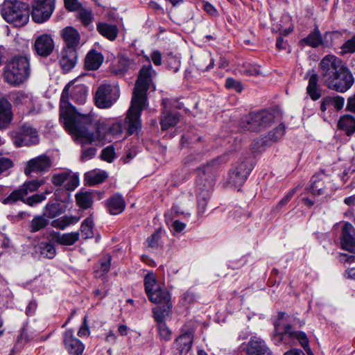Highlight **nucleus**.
<instances>
[{"mask_svg":"<svg viewBox=\"0 0 355 355\" xmlns=\"http://www.w3.org/2000/svg\"><path fill=\"white\" fill-rule=\"evenodd\" d=\"M68 83L62 90L60 109V118L63 120L65 128L73 136L74 139L83 146L98 141L102 145L112 141L108 134L107 125L97 121L92 113L81 114L78 113L69 102V88Z\"/></svg>","mask_w":355,"mask_h":355,"instance_id":"f257e3e1","label":"nucleus"},{"mask_svg":"<svg viewBox=\"0 0 355 355\" xmlns=\"http://www.w3.org/2000/svg\"><path fill=\"white\" fill-rule=\"evenodd\" d=\"M318 69L323 85L331 90L344 93L354 83L350 70L340 58L334 55L329 54L323 57Z\"/></svg>","mask_w":355,"mask_h":355,"instance_id":"f03ea898","label":"nucleus"},{"mask_svg":"<svg viewBox=\"0 0 355 355\" xmlns=\"http://www.w3.org/2000/svg\"><path fill=\"white\" fill-rule=\"evenodd\" d=\"M151 65L143 67L136 81L131 104L125 119L129 135H132L141 128V114L147 102V91L152 82Z\"/></svg>","mask_w":355,"mask_h":355,"instance_id":"7ed1b4c3","label":"nucleus"},{"mask_svg":"<svg viewBox=\"0 0 355 355\" xmlns=\"http://www.w3.org/2000/svg\"><path fill=\"white\" fill-rule=\"evenodd\" d=\"M218 167L217 159H213L205 165L197 168L198 209L199 214L205 212L207 202L215 184V176Z\"/></svg>","mask_w":355,"mask_h":355,"instance_id":"20e7f679","label":"nucleus"},{"mask_svg":"<svg viewBox=\"0 0 355 355\" xmlns=\"http://www.w3.org/2000/svg\"><path fill=\"white\" fill-rule=\"evenodd\" d=\"M31 75L30 61L24 55L12 57L6 64L3 77L8 84L17 87L28 80Z\"/></svg>","mask_w":355,"mask_h":355,"instance_id":"39448f33","label":"nucleus"},{"mask_svg":"<svg viewBox=\"0 0 355 355\" xmlns=\"http://www.w3.org/2000/svg\"><path fill=\"white\" fill-rule=\"evenodd\" d=\"M1 14L7 22L21 27L28 23L30 12L28 5L26 3L18 0H5Z\"/></svg>","mask_w":355,"mask_h":355,"instance_id":"423d86ee","label":"nucleus"},{"mask_svg":"<svg viewBox=\"0 0 355 355\" xmlns=\"http://www.w3.org/2000/svg\"><path fill=\"white\" fill-rule=\"evenodd\" d=\"M284 316L285 313L279 312L278 319L275 322L276 334L274 336L273 340L275 343H279L284 336H288L292 339H297L309 355H313L309 347V340L306 334L302 331H294L290 324H284L283 322Z\"/></svg>","mask_w":355,"mask_h":355,"instance_id":"0eeeda50","label":"nucleus"},{"mask_svg":"<svg viewBox=\"0 0 355 355\" xmlns=\"http://www.w3.org/2000/svg\"><path fill=\"white\" fill-rule=\"evenodd\" d=\"M274 119V115L266 110L250 113L242 119L240 123V128L243 131L259 132L271 125Z\"/></svg>","mask_w":355,"mask_h":355,"instance_id":"6e6552de","label":"nucleus"},{"mask_svg":"<svg viewBox=\"0 0 355 355\" xmlns=\"http://www.w3.org/2000/svg\"><path fill=\"white\" fill-rule=\"evenodd\" d=\"M42 184V181L33 180L25 182L18 189L13 190L8 196L5 193L6 187L0 185V202L3 205H12L19 200H24L28 193L35 191Z\"/></svg>","mask_w":355,"mask_h":355,"instance_id":"1a4fd4ad","label":"nucleus"},{"mask_svg":"<svg viewBox=\"0 0 355 355\" xmlns=\"http://www.w3.org/2000/svg\"><path fill=\"white\" fill-rule=\"evenodd\" d=\"M11 137L14 145L17 148L35 145L40 141L37 130L28 123L23 124L17 130L12 131Z\"/></svg>","mask_w":355,"mask_h":355,"instance_id":"9d476101","label":"nucleus"},{"mask_svg":"<svg viewBox=\"0 0 355 355\" xmlns=\"http://www.w3.org/2000/svg\"><path fill=\"white\" fill-rule=\"evenodd\" d=\"M119 97V88L115 85H101L95 94V103L101 109L110 107Z\"/></svg>","mask_w":355,"mask_h":355,"instance_id":"9b49d317","label":"nucleus"},{"mask_svg":"<svg viewBox=\"0 0 355 355\" xmlns=\"http://www.w3.org/2000/svg\"><path fill=\"white\" fill-rule=\"evenodd\" d=\"M253 168L252 162L249 159L239 162L230 170L227 182L235 187H241L247 180Z\"/></svg>","mask_w":355,"mask_h":355,"instance_id":"f8f14e48","label":"nucleus"},{"mask_svg":"<svg viewBox=\"0 0 355 355\" xmlns=\"http://www.w3.org/2000/svg\"><path fill=\"white\" fill-rule=\"evenodd\" d=\"M55 0H34L32 6V18L36 23L47 21L55 10Z\"/></svg>","mask_w":355,"mask_h":355,"instance_id":"ddd939ff","label":"nucleus"},{"mask_svg":"<svg viewBox=\"0 0 355 355\" xmlns=\"http://www.w3.org/2000/svg\"><path fill=\"white\" fill-rule=\"evenodd\" d=\"M148 298L153 303L157 306L153 309V314L156 311H159L163 314H168L172 308L171 295L165 288H155L154 293L149 294Z\"/></svg>","mask_w":355,"mask_h":355,"instance_id":"4468645a","label":"nucleus"},{"mask_svg":"<svg viewBox=\"0 0 355 355\" xmlns=\"http://www.w3.org/2000/svg\"><path fill=\"white\" fill-rule=\"evenodd\" d=\"M51 166L52 161L51 158L46 155H41L27 162L24 173L27 175H30L32 173H45L50 170Z\"/></svg>","mask_w":355,"mask_h":355,"instance_id":"2eb2a0df","label":"nucleus"},{"mask_svg":"<svg viewBox=\"0 0 355 355\" xmlns=\"http://www.w3.org/2000/svg\"><path fill=\"white\" fill-rule=\"evenodd\" d=\"M54 48V41L50 34L40 35L35 40L34 51L40 57L47 58L53 53Z\"/></svg>","mask_w":355,"mask_h":355,"instance_id":"dca6fc26","label":"nucleus"},{"mask_svg":"<svg viewBox=\"0 0 355 355\" xmlns=\"http://www.w3.org/2000/svg\"><path fill=\"white\" fill-rule=\"evenodd\" d=\"M51 182L57 187L64 184L67 191H73L79 184L78 175L70 171L53 174Z\"/></svg>","mask_w":355,"mask_h":355,"instance_id":"f3484780","label":"nucleus"},{"mask_svg":"<svg viewBox=\"0 0 355 355\" xmlns=\"http://www.w3.org/2000/svg\"><path fill=\"white\" fill-rule=\"evenodd\" d=\"M340 244L343 249L355 252V228L348 222H345L342 227Z\"/></svg>","mask_w":355,"mask_h":355,"instance_id":"a211bd4d","label":"nucleus"},{"mask_svg":"<svg viewBox=\"0 0 355 355\" xmlns=\"http://www.w3.org/2000/svg\"><path fill=\"white\" fill-rule=\"evenodd\" d=\"M63 342L69 355H83L85 345L73 336L72 331L67 330L64 332Z\"/></svg>","mask_w":355,"mask_h":355,"instance_id":"6ab92c4d","label":"nucleus"},{"mask_svg":"<svg viewBox=\"0 0 355 355\" xmlns=\"http://www.w3.org/2000/svg\"><path fill=\"white\" fill-rule=\"evenodd\" d=\"M77 62V51L73 49L63 48L60 52L59 62L64 72L71 71Z\"/></svg>","mask_w":355,"mask_h":355,"instance_id":"aec40b11","label":"nucleus"},{"mask_svg":"<svg viewBox=\"0 0 355 355\" xmlns=\"http://www.w3.org/2000/svg\"><path fill=\"white\" fill-rule=\"evenodd\" d=\"M61 36L65 44L64 48L77 49L80 42V35L75 28L67 26L63 28L61 31Z\"/></svg>","mask_w":355,"mask_h":355,"instance_id":"412c9836","label":"nucleus"},{"mask_svg":"<svg viewBox=\"0 0 355 355\" xmlns=\"http://www.w3.org/2000/svg\"><path fill=\"white\" fill-rule=\"evenodd\" d=\"M13 118L12 104L5 98H0V130L6 129Z\"/></svg>","mask_w":355,"mask_h":355,"instance_id":"4be33fe9","label":"nucleus"},{"mask_svg":"<svg viewBox=\"0 0 355 355\" xmlns=\"http://www.w3.org/2000/svg\"><path fill=\"white\" fill-rule=\"evenodd\" d=\"M171 100L164 98L162 100L164 110L162 112L163 117L161 120V126L163 130H168L169 128L175 126L179 121V116L177 114H172L167 110V107L171 105Z\"/></svg>","mask_w":355,"mask_h":355,"instance_id":"5701e85b","label":"nucleus"},{"mask_svg":"<svg viewBox=\"0 0 355 355\" xmlns=\"http://www.w3.org/2000/svg\"><path fill=\"white\" fill-rule=\"evenodd\" d=\"M306 76H309L306 93L313 101H317L321 97V90L318 85V76L314 70H309Z\"/></svg>","mask_w":355,"mask_h":355,"instance_id":"b1692460","label":"nucleus"},{"mask_svg":"<svg viewBox=\"0 0 355 355\" xmlns=\"http://www.w3.org/2000/svg\"><path fill=\"white\" fill-rule=\"evenodd\" d=\"M193 343V336L189 332L180 335L174 343V346L180 355H186L191 349Z\"/></svg>","mask_w":355,"mask_h":355,"instance_id":"393cba45","label":"nucleus"},{"mask_svg":"<svg viewBox=\"0 0 355 355\" xmlns=\"http://www.w3.org/2000/svg\"><path fill=\"white\" fill-rule=\"evenodd\" d=\"M327 179V176L324 173H318L312 177L310 190L313 196H321L325 193Z\"/></svg>","mask_w":355,"mask_h":355,"instance_id":"a878e982","label":"nucleus"},{"mask_svg":"<svg viewBox=\"0 0 355 355\" xmlns=\"http://www.w3.org/2000/svg\"><path fill=\"white\" fill-rule=\"evenodd\" d=\"M107 207L112 215L121 213L125 207V202L123 197L119 194H114L107 200Z\"/></svg>","mask_w":355,"mask_h":355,"instance_id":"bb28decb","label":"nucleus"},{"mask_svg":"<svg viewBox=\"0 0 355 355\" xmlns=\"http://www.w3.org/2000/svg\"><path fill=\"white\" fill-rule=\"evenodd\" d=\"M96 30L102 36L110 41H114L119 34L117 26L105 22L98 23Z\"/></svg>","mask_w":355,"mask_h":355,"instance_id":"cd10ccee","label":"nucleus"},{"mask_svg":"<svg viewBox=\"0 0 355 355\" xmlns=\"http://www.w3.org/2000/svg\"><path fill=\"white\" fill-rule=\"evenodd\" d=\"M248 355H271L268 347L261 340H251L248 343Z\"/></svg>","mask_w":355,"mask_h":355,"instance_id":"c85d7f7f","label":"nucleus"},{"mask_svg":"<svg viewBox=\"0 0 355 355\" xmlns=\"http://www.w3.org/2000/svg\"><path fill=\"white\" fill-rule=\"evenodd\" d=\"M168 314H163L159 311H156L154 318L157 324L158 330L160 336L164 340H169L171 338V331L168 328L165 323V318Z\"/></svg>","mask_w":355,"mask_h":355,"instance_id":"c756f323","label":"nucleus"},{"mask_svg":"<svg viewBox=\"0 0 355 355\" xmlns=\"http://www.w3.org/2000/svg\"><path fill=\"white\" fill-rule=\"evenodd\" d=\"M103 61L101 53L95 50L90 51L85 58V67L89 70H96L100 67Z\"/></svg>","mask_w":355,"mask_h":355,"instance_id":"7c9ffc66","label":"nucleus"},{"mask_svg":"<svg viewBox=\"0 0 355 355\" xmlns=\"http://www.w3.org/2000/svg\"><path fill=\"white\" fill-rule=\"evenodd\" d=\"M300 43L302 44H306L312 48H317L319 46L323 44V40L322 37V35L318 29V28H315L313 31H311L307 37L303 38Z\"/></svg>","mask_w":355,"mask_h":355,"instance_id":"2f4dec72","label":"nucleus"},{"mask_svg":"<svg viewBox=\"0 0 355 355\" xmlns=\"http://www.w3.org/2000/svg\"><path fill=\"white\" fill-rule=\"evenodd\" d=\"M36 252L42 257L47 259H53L56 254L55 246L50 242H41L35 246Z\"/></svg>","mask_w":355,"mask_h":355,"instance_id":"473e14b6","label":"nucleus"},{"mask_svg":"<svg viewBox=\"0 0 355 355\" xmlns=\"http://www.w3.org/2000/svg\"><path fill=\"white\" fill-rule=\"evenodd\" d=\"M78 232H70L64 234H56L54 236L55 241L61 245H73L79 239Z\"/></svg>","mask_w":355,"mask_h":355,"instance_id":"72a5a7b5","label":"nucleus"},{"mask_svg":"<svg viewBox=\"0 0 355 355\" xmlns=\"http://www.w3.org/2000/svg\"><path fill=\"white\" fill-rule=\"evenodd\" d=\"M93 194L90 192H80L76 194V203L80 208L87 209L92 207L93 203Z\"/></svg>","mask_w":355,"mask_h":355,"instance_id":"f704fd0d","label":"nucleus"},{"mask_svg":"<svg viewBox=\"0 0 355 355\" xmlns=\"http://www.w3.org/2000/svg\"><path fill=\"white\" fill-rule=\"evenodd\" d=\"M79 220V218L72 216H64L59 218L53 220L51 225L53 227L60 228L64 230L66 227L77 223Z\"/></svg>","mask_w":355,"mask_h":355,"instance_id":"c9c22d12","label":"nucleus"},{"mask_svg":"<svg viewBox=\"0 0 355 355\" xmlns=\"http://www.w3.org/2000/svg\"><path fill=\"white\" fill-rule=\"evenodd\" d=\"M13 101L17 105H24L31 112V107L33 105V98L31 95L24 92H18L13 95Z\"/></svg>","mask_w":355,"mask_h":355,"instance_id":"e433bc0d","label":"nucleus"},{"mask_svg":"<svg viewBox=\"0 0 355 355\" xmlns=\"http://www.w3.org/2000/svg\"><path fill=\"white\" fill-rule=\"evenodd\" d=\"M340 129L343 130L347 134L355 132V119L350 115H345L341 117L338 123Z\"/></svg>","mask_w":355,"mask_h":355,"instance_id":"4c0bfd02","label":"nucleus"},{"mask_svg":"<svg viewBox=\"0 0 355 355\" xmlns=\"http://www.w3.org/2000/svg\"><path fill=\"white\" fill-rule=\"evenodd\" d=\"M87 89L83 85H77L73 87L71 98L78 104H83L87 99Z\"/></svg>","mask_w":355,"mask_h":355,"instance_id":"58836bf2","label":"nucleus"},{"mask_svg":"<svg viewBox=\"0 0 355 355\" xmlns=\"http://www.w3.org/2000/svg\"><path fill=\"white\" fill-rule=\"evenodd\" d=\"M45 214L48 218H55L62 214L65 211V208L59 202L47 203L46 207Z\"/></svg>","mask_w":355,"mask_h":355,"instance_id":"ea45409f","label":"nucleus"},{"mask_svg":"<svg viewBox=\"0 0 355 355\" xmlns=\"http://www.w3.org/2000/svg\"><path fill=\"white\" fill-rule=\"evenodd\" d=\"M49 224V220L42 216H35L31 222L29 229L31 232H38Z\"/></svg>","mask_w":355,"mask_h":355,"instance_id":"a19ab883","label":"nucleus"},{"mask_svg":"<svg viewBox=\"0 0 355 355\" xmlns=\"http://www.w3.org/2000/svg\"><path fill=\"white\" fill-rule=\"evenodd\" d=\"M94 222L92 218H87L83 220L80 226V231L82 236L85 239L92 238L94 236L93 232Z\"/></svg>","mask_w":355,"mask_h":355,"instance_id":"79ce46f5","label":"nucleus"},{"mask_svg":"<svg viewBox=\"0 0 355 355\" xmlns=\"http://www.w3.org/2000/svg\"><path fill=\"white\" fill-rule=\"evenodd\" d=\"M239 71L241 74L246 76H257L260 74L259 67L248 62L243 63L239 67Z\"/></svg>","mask_w":355,"mask_h":355,"instance_id":"37998d69","label":"nucleus"},{"mask_svg":"<svg viewBox=\"0 0 355 355\" xmlns=\"http://www.w3.org/2000/svg\"><path fill=\"white\" fill-rule=\"evenodd\" d=\"M107 178L105 172H92L86 174V179L90 184L101 183Z\"/></svg>","mask_w":355,"mask_h":355,"instance_id":"c03bdc74","label":"nucleus"},{"mask_svg":"<svg viewBox=\"0 0 355 355\" xmlns=\"http://www.w3.org/2000/svg\"><path fill=\"white\" fill-rule=\"evenodd\" d=\"M145 291L148 295L154 293L155 288H159V286L157 284L156 279L153 275H146L144 279Z\"/></svg>","mask_w":355,"mask_h":355,"instance_id":"a18cd8bd","label":"nucleus"},{"mask_svg":"<svg viewBox=\"0 0 355 355\" xmlns=\"http://www.w3.org/2000/svg\"><path fill=\"white\" fill-rule=\"evenodd\" d=\"M46 199L45 193H40V194H35L33 195L28 198H24V200H19V201H21L24 203L31 206L34 207L36 205L42 202L43 200Z\"/></svg>","mask_w":355,"mask_h":355,"instance_id":"49530a36","label":"nucleus"},{"mask_svg":"<svg viewBox=\"0 0 355 355\" xmlns=\"http://www.w3.org/2000/svg\"><path fill=\"white\" fill-rule=\"evenodd\" d=\"M355 52V35L349 40H347L341 46L340 53L343 55L347 53H353Z\"/></svg>","mask_w":355,"mask_h":355,"instance_id":"de8ad7c7","label":"nucleus"},{"mask_svg":"<svg viewBox=\"0 0 355 355\" xmlns=\"http://www.w3.org/2000/svg\"><path fill=\"white\" fill-rule=\"evenodd\" d=\"M225 87L229 89H234L237 92H241L243 89L241 83L233 78H228L226 79Z\"/></svg>","mask_w":355,"mask_h":355,"instance_id":"09e8293b","label":"nucleus"},{"mask_svg":"<svg viewBox=\"0 0 355 355\" xmlns=\"http://www.w3.org/2000/svg\"><path fill=\"white\" fill-rule=\"evenodd\" d=\"M330 105L333 106L336 110L343 109L345 103V98L340 96H328Z\"/></svg>","mask_w":355,"mask_h":355,"instance_id":"8fccbe9b","label":"nucleus"},{"mask_svg":"<svg viewBox=\"0 0 355 355\" xmlns=\"http://www.w3.org/2000/svg\"><path fill=\"white\" fill-rule=\"evenodd\" d=\"M285 132V127L284 125L280 124L276 128L269 133V138L273 141H277L283 137Z\"/></svg>","mask_w":355,"mask_h":355,"instance_id":"3c124183","label":"nucleus"},{"mask_svg":"<svg viewBox=\"0 0 355 355\" xmlns=\"http://www.w3.org/2000/svg\"><path fill=\"white\" fill-rule=\"evenodd\" d=\"M101 157L105 161L108 162H112L114 157V148L113 146H110L104 148L101 152Z\"/></svg>","mask_w":355,"mask_h":355,"instance_id":"603ef678","label":"nucleus"},{"mask_svg":"<svg viewBox=\"0 0 355 355\" xmlns=\"http://www.w3.org/2000/svg\"><path fill=\"white\" fill-rule=\"evenodd\" d=\"M79 18L85 26H88L93 19L92 12L87 10H82L79 12Z\"/></svg>","mask_w":355,"mask_h":355,"instance_id":"864d4df0","label":"nucleus"},{"mask_svg":"<svg viewBox=\"0 0 355 355\" xmlns=\"http://www.w3.org/2000/svg\"><path fill=\"white\" fill-rule=\"evenodd\" d=\"M14 166L13 162L8 157H0V175Z\"/></svg>","mask_w":355,"mask_h":355,"instance_id":"5fc2aeb1","label":"nucleus"},{"mask_svg":"<svg viewBox=\"0 0 355 355\" xmlns=\"http://www.w3.org/2000/svg\"><path fill=\"white\" fill-rule=\"evenodd\" d=\"M96 153V149L93 147H90L83 150L81 155V160L83 162L87 161L94 157Z\"/></svg>","mask_w":355,"mask_h":355,"instance_id":"6e6d98bb","label":"nucleus"},{"mask_svg":"<svg viewBox=\"0 0 355 355\" xmlns=\"http://www.w3.org/2000/svg\"><path fill=\"white\" fill-rule=\"evenodd\" d=\"M108 134L110 136H116L122 132V125L120 123H113L110 126H107Z\"/></svg>","mask_w":355,"mask_h":355,"instance_id":"4d7b16f0","label":"nucleus"},{"mask_svg":"<svg viewBox=\"0 0 355 355\" xmlns=\"http://www.w3.org/2000/svg\"><path fill=\"white\" fill-rule=\"evenodd\" d=\"M160 239V230H157L154 232L147 239L148 246L150 248H155L158 245V241Z\"/></svg>","mask_w":355,"mask_h":355,"instance_id":"13d9d810","label":"nucleus"},{"mask_svg":"<svg viewBox=\"0 0 355 355\" xmlns=\"http://www.w3.org/2000/svg\"><path fill=\"white\" fill-rule=\"evenodd\" d=\"M64 6L69 11H76L80 9V3L78 0H64Z\"/></svg>","mask_w":355,"mask_h":355,"instance_id":"bf43d9fd","label":"nucleus"},{"mask_svg":"<svg viewBox=\"0 0 355 355\" xmlns=\"http://www.w3.org/2000/svg\"><path fill=\"white\" fill-rule=\"evenodd\" d=\"M295 192V189H293L290 191L283 198L277 205L275 209H279V208L285 206L293 198L294 193Z\"/></svg>","mask_w":355,"mask_h":355,"instance_id":"052dcab7","label":"nucleus"},{"mask_svg":"<svg viewBox=\"0 0 355 355\" xmlns=\"http://www.w3.org/2000/svg\"><path fill=\"white\" fill-rule=\"evenodd\" d=\"M30 339L31 338H29L26 331L23 329L17 338V345H19V350L24 346L26 343L30 340Z\"/></svg>","mask_w":355,"mask_h":355,"instance_id":"680f3d73","label":"nucleus"},{"mask_svg":"<svg viewBox=\"0 0 355 355\" xmlns=\"http://www.w3.org/2000/svg\"><path fill=\"white\" fill-rule=\"evenodd\" d=\"M87 317L85 316L83 324L80 327V329L78 330V335L80 337L87 336L89 334V326H88V324L87 323Z\"/></svg>","mask_w":355,"mask_h":355,"instance_id":"e2e57ef3","label":"nucleus"},{"mask_svg":"<svg viewBox=\"0 0 355 355\" xmlns=\"http://www.w3.org/2000/svg\"><path fill=\"white\" fill-rule=\"evenodd\" d=\"M151 59L155 65H160L162 64V55L158 51H155L151 54Z\"/></svg>","mask_w":355,"mask_h":355,"instance_id":"0e129e2a","label":"nucleus"},{"mask_svg":"<svg viewBox=\"0 0 355 355\" xmlns=\"http://www.w3.org/2000/svg\"><path fill=\"white\" fill-rule=\"evenodd\" d=\"M202 155L200 154H191L184 159V163L186 164H191L193 162L198 161L201 159Z\"/></svg>","mask_w":355,"mask_h":355,"instance_id":"69168bd1","label":"nucleus"},{"mask_svg":"<svg viewBox=\"0 0 355 355\" xmlns=\"http://www.w3.org/2000/svg\"><path fill=\"white\" fill-rule=\"evenodd\" d=\"M343 275L347 279L355 281V267L347 268Z\"/></svg>","mask_w":355,"mask_h":355,"instance_id":"338daca9","label":"nucleus"},{"mask_svg":"<svg viewBox=\"0 0 355 355\" xmlns=\"http://www.w3.org/2000/svg\"><path fill=\"white\" fill-rule=\"evenodd\" d=\"M172 227L176 232H180L185 228L186 224L176 220L173 223Z\"/></svg>","mask_w":355,"mask_h":355,"instance_id":"774afa93","label":"nucleus"}]
</instances>
